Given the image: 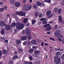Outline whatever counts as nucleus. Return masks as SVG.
<instances>
[{
    "instance_id": "obj_1",
    "label": "nucleus",
    "mask_w": 64,
    "mask_h": 64,
    "mask_svg": "<svg viewBox=\"0 0 64 64\" xmlns=\"http://www.w3.org/2000/svg\"><path fill=\"white\" fill-rule=\"evenodd\" d=\"M24 26V24L19 23V22H17V23L16 25V28L17 29L19 30H21V29L23 28V27Z\"/></svg>"
},
{
    "instance_id": "obj_2",
    "label": "nucleus",
    "mask_w": 64,
    "mask_h": 64,
    "mask_svg": "<svg viewBox=\"0 0 64 64\" xmlns=\"http://www.w3.org/2000/svg\"><path fill=\"white\" fill-rule=\"evenodd\" d=\"M26 34L27 35H28V39L30 40L32 38V37L31 36V34L30 33L31 32V30L29 29V28H26Z\"/></svg>"
},
{
    "instance_id": "obj_3",
    "label": "nucleus",
    "mask_w": 64,
    "mask_h": 64,
    "mask_svg": "<svg viewBox=\"0 0 64 64\" xmlns=\"http://www.w3.org/2000/svg\"><path fill=\"white\" fill-rule=\"evenodd\" d=\"M51 12H52L51 10H48V11H47L46 14V16H48V18H51L52 17V16H53V14H51Z\"/></svg>"
},
{
    "instance_id": "obj_4",
    "label": "nucleus",
    "mask_w": 64,
    "mask_h": 64,
    "mask_svg": "<svg viewBox=\"0 0 64 64\" xmlns=\"http://www.w3.org/2000/svg\"><path fill=\"white\" fill-rule=\"evenodd\" d=\"M32 8V6L29 5L25 6H24V9L25 11H28L30 10Z\"/></svg>"
},
{
    "instance_id": "obj_5",
    "label": "nucleus",
    "mask_w": 64,
    "mask_h": 64,
    "mask_svg": "<svg viewBox=\"0 0 64 64\" xmlns=\"http://www.w3.org/2000/svg\"><path fill=\"white\" fill-rule=\"evenodd\" d=\"M54 61H55V62H57L56 64H58V63L60 62V58H59L58 59V56H55L54 57Z\"/></svg>"
},
{
    "instance_id": "obj_6",
    "label": "nucleus",
    "mask_w": 64,
    "mask_h": 64,
    "mask_svg": "<svg viewBox=\"0 0 64 64\" xmlns=\"http://www.w3.org/2000/svg\"><path fill=\"white\" fill-rule=\"evenodd\" d=\"M16 13L17 15H19L21 16H25L26 15V13L20 11L18 12H16Z\"/></svg>"
},
{
    "instance_id": "obj_7",
    "label": "nucleus",
    "mask_w": 64,
    "mask_h": 64,
    "mask_svg": "<svg viewBox=\"0 0 64 64\" xmlns=\"http://www.w3.org/2000/svg\"><path fill=\"white\" fill-rule=\"evenodd\" d=\"M60 33V31L59 30H56L54 32V35L55 36H58Z\"/></svg>"
},
{
    "instance_id": "obj_8",
    "label": "nucleus",
    "mask_w": 64,
    "mask_h": 64,
    "mask_svg": "<svg viewBox=\"0 0 64 64\" xmlns=\"http://www.w3.org/2000/svg\"><path fill=\"white\" fill-rule=\"evenodd\" d=\"M5 28L6 30H9L10 29L11 26L9 25H6L5 26Z\"/></svg>"
},
{
    "instance_id": "obj_9",
    "label": "nucleus",
    "mask_w": 64,
    "mask_h": 64,
    "mask_svg": "<svg viewBox=\"0 0 64 64\" xmlns=\"http://www.w3.org/2000/svg\"><path fill=\"white\" fill-rule=\"evenodd\" d=\"M15 6L16 7H19L20 6V5L21 4L20 3L18 2H15Z\"/></svg>"
},
{
    "instance_id": "obj_10",
    "label": "nucleus",
    "mask_w": 64,
    "mask_h": 64,
    "mask_svg": "<svg viewBox=\"0 0 64 64\" xmlns=\"http://www.w3.org/2000/svg\"><path fill=\"white\" fill-rule=\"evenodd\" d=\"M58 20L60 23H62V18L60 16H59L58 17Z\"/></svg>"
},
{
    "instance_id": "obj_11",
    "label": "nucleus",
    "mask_w": 64,
    "mask_h": 64,
    "mask_svg": "<svg viewBox=\"0 0 64 64\" xmlns=\"http://www.w3.org/2000/svg\"><path fill=\"white\" fill-rule=\"evenodd\" d=\"M36 4L38 6H40L42 5V3L39 1L37 2Z\"/></svg>"
},
{
    "instance_id": "obj_12",
    "label": "nucleus",
    "mask_w": 64,
    "mask_h": 64,
    "mask_svg": "<svg viewBox=\"0 0 64 64\" xmlns=\"http://www.w3.org/2000/svg\"><path fill=\"white\" fill-rule=\"evenodd\" d=\"M42 23L44 24H46L47 22L46 21V18H43V20L42 21Z\"/></svg>"
},
{
    "instance_id": "obj_13",
    "label": "nucleus",
    "mask_w": 64,
    "mask_h": 64,
    "mask_svg": "<svg viewBox=\"0 0 64 64\" xmlns=\"http://www.w3.org/2000/svg\"><path fill=\"white\" fill-rule=\"evenodd\" d=\"M52 29V26H50L46 28V31H50Z\"/></svg>"
},
{
    "instance_id": "obj_14",
    "label": "nucleus",
    "mask_w": 64,
    "mask_h": 64,
    "mask_svg": "<svg viewBox=\"0 0 64 64\" xmlns=\"http://www.w3.org/2000/svg\"><path fill=\"white\" fill-rule=\"evenodd\" d=\"M27 39V36H24L22 37L21 38V40H26Z\"/></svg>"
},
{
    "instance_id": "obj_15",
    "label": "nucleus",
    "mask_w": 64,
    "mask_h": 64,
    "mask_svg": "<svg viewBox=\"0 0 64 64\" xmlns=\"http://www.w3.org/2000/svg\"><path fill=\"white\" fill-rule=\"evenodd\" d=\"M31 44L33 45H36V42L35 40H32L31 41Z\"/></svg>"
},
{
    "instance_id": "obj_16",
    "label": "nucleus",
    "mask_w": 64,
    "mask_h": 64,
    "mask_svg": "<svg viewBox=\"0 0 64 64\" xmlns=\"http://www.w3.org/2000/svg\"><path fill=\"white\" fill-rule=\"evenodd\" d=\"M16 25V23L15 22H13L12 24L11 27H15Z\"/></svg>"
},
{
    "instance_id": "obj_17",
    "label": "nucleus",
    "mask_w": 64,
    "mask_h": 64,
    "mask_svg": "<svg viewBox=\"0 0 64 64\" xmlns=\"http://www.w3.org/2000/svg\"><path fill=\"white\" fill-rule=\"evenodd\" d=\"M40 53V52L37 50H36L34 52V53L35 54H39Z\"/></svg>"
},
{
    "instance_id": "obj_18",
    "label": "nucleus",
    "mask_w": 64,
    "mask_h": 64,
    "mask_svg": "<svg viewBox=\"0 0 64 64\" xmlns=\"http://www.w3.org/2000/svg\"><path fill=\"white\" fill-rule=\"evenodd\" d=\"M27 21H28V18H25L23 22L24 23H27Z\"/></svg>"
},
{
    "instance_id": "obj_19",
    "label": "nucleus",
    "mask_w": 64,
    "mask_h": 64,
    "mask_svg": "<svg viewBox=\"0 0 64 64\" xmlns=\"http://www.w3.org/2000/svg\"><path fill=\"white\" fill-rule=\"evenodd\" d=\"M50 24H47L44 26V28H46L47 27H50Z\"/></svg>"
},
{
    "instance_id": "obj_20",
    "label": "nucleus",
    "mask_w": 64,
    "mask_h": 64,
    "mask_svg": "<svg viewBox=\"0 0 64 64\" xmlns=\"http://www.w3.org/2000/svg\"><path fill=\"white\" fill-rule=\"evenodd\" d=\"M18 58V56L16 55L14 56L12 58L13 60H15V59H17Z\"/></svg>"
},
{
    "instance_id": "obj_21",
    "label": "nucleus",
    "mask_w": 64,
    "mask_h": 64,
    "mask_svg": "<svg viewBox=\"0 0 64 64\" xmlns=\"http://www.w3.org/2000/svg\"><path fill=\"white\" fill-rule=\"evenodd\" d=\"M1 24L2 25V27H4V26L5 23H4V22L3 21H1Z\"/></svg>"
},
{
    "instance_id": "obj_22",
    "label": "nucleus",
    "mask_w": 64,
    "mask_h": 64,
    "mask_svg": "<svg viewBox=\"0 0 64 64\" xmlns=\"http://www.w3.org/2000/svg\"><path fill=\"white\" fill-rule=\"evenodd\" d=\"M2 53L4 55H5V54H7V50H3Z\"/></svg>"
},
{
    "instance_id": "obj_23",
    "label": "nucleus",
    "mask_w": 64,
    "mask_h": 64,
    "mask_svg": "<svg viewBox=\"0 0 64 64\" xmlns=\"http://www.w3.org/2000/svg\"><path fill=\"white\" fill-rule=\"evenodd\" d=\"M4 31H5L4 28L2 29V31H1V34L2 35H3L4 34Z\"/></svg>"
},
{
    "instance_id": "obj_24",
    "label": "nucleus",
    "mask_w": 64,
    "mask_h": 64,
    "mask_svg": "<svg viewBox=\"0 0 64 64\" xmlns=\"http://www.w3.org/2000/svg\"><path fill=\"white\" fill-rule=\"evenodd\" d=\"M36 22V21L35 20H32V24L33 25H34Z\"/></svg>"
},
{
    "instance_id": "obj_25",
    "label": "nucleus",
    "mask_w": 64,
    "mask_h": 64,
    "mask_svg": "<svg viewBox=\"0 0 64 64\" xmlns=\"http://www.w3.org/2000/svg\"><path fill=\"white\" fill-rule=\"evenodd\" d=\"M21 42L20 40H17L16 41V43L18 45L20 44V43H21Z\"/></svg>"
},
{
    "instance_id": "obj_26",
    "label": "nucleus",
    "mask_w": 64,
    "mask_h": 64,
    "mask_svg": "<svg viewBox=\"0 0 64 64\" xmlns=\"http://www.w3.org/2000/svg\"><path fill=\"white\" fill-rule=\"evenodd\" d=\"M44 1L46 2H47L48 3H50L51 0H44Z\"/></svg>"
},
{
    "instance_id": "obj_27",
    "label": "nucleus",
    "mask_w": 64,
    "mask_h": 64,
    "mask_svg": "<svg viewBox=\"0 0 64 64\" xmlns=\"http://www.w3.org/2000/svg\"><path fill=\"white\" fill-rule=\"evenodd\" d=\"M58 8H55L54 10V12L55 13H57V11L58 10Z\"/></svg>"
},
{
    "instance_id": "obj_28",
    "label": "nucleus",
    "mask_w": 64,
    "mask_h": 64,
    "mask_svg": "<svg viewBox=\"0 0 64 64\" xmlns=\"http://www.w3.org/2000/svg\"><path fill=\"white\" fill-rule=\"evenodd\" d=\"M15 2V1L14 0H12L10 1V3L11 4H14Z\"/></svg>"
},
{
    "instance_id": "obj_29",
    "label": "nucleus",
    "mask_w": 64,
    "mask_h": 64,
    "mask_svg": "<svg viewBox=\"0 0 64 64\" xmlns=\"http://www.w3.org/2000/svg\"><path fill=\"white\" fill-rule=\"evenodd\" d=\"M61 12V8H59L58 10V14H60Z\"/></svg>"
},
{
    "instance_id": "obj_30",
    "label": "nucleus",
    "mask_w": 64,
    "mask_h": 64,
    "mask_svg": "<svg viewBox=\"0 0 64 64\" xmlns=\"http://www.w3.org/2000/svg\"><path fill=\"white\" fill-rule=\"evenodd\" d=\"M56 55L57 56H59L60 55V52H57L56 53Z\"/></svg>"
},
{
    "instance_id": "obj_31",
    "label": "nucleus",
    "mask_w": 64,
    "mask_h": 64,
    "mask_svg": "<svg viewBox=\"0 0 64 64\" xmlns=\"http://www.w3.org/2000/svg\"><path fill=\"white\" fill-rule=\"evenodd\" d=\"M33 51H34V50H33V49H30L29 50V52H30V53H32V52H33Z\"/></svg>"
},
{
    "instance_id": "obj_32",
    "label": "nucleus",
    "mask_w": 64,
    "mask_h": 64,
    "mask_svg": "<svg viewBox=\"0 0 64 64\" xmlns=\"http://www.w3.org/2000/svg\"><path fill=\"white\" fill-rule=\"evenodd\" d=\"M34 15H35L36 17H37L38 15H39V14L38 12H36L34 13Z\"/></svg>"
},
{
    "instance_id": "obj_33",
    "label": "nucleus",
    "mask_w": 64,
    "mask_h": 64,
    "mask_svg": "<svg viewBox=\"0 0 64 64\" xmlns=\"http://www.w3.org/2000/svg\"><path fill=\"white\" fill-rule=\"evenodd\" d=\"M33 7L34 8V9H36V8H37V5H34L33 6Z\"/></svg>"
},
{
    "instance_id": "obj_34",
    "label": "nucleus",
    "mask_w": 64,
    "mask_h": 64,
    "mask_svg": "<svg viewBox=\"0 0 64 64\" xmlns=\"http://www.w3.org/2000/svg\"><path fill=\"white\" fill-rule=\"evenodd\" d=\"M22 50L21 49H19V50H18V51L19 52V53H21V52H22Z\"/></svg>"
},
{
    "instance_id": "obj_35",
    "label": "nucleus",
    "mask_w": 64,
    "mask_h": 64,
    "mask_svg": "<svg viewBox=\"0 0 64 64\" xmlns=\"http://www.w3.org/2000/svg\"><path fill=\"white\" fill-rule=\"evenodd\" d=\"M24 64H30L29 62L28 61L25 62L24 63Z\"/></svg>"
},
{
    "instance_id": "obj_36",
    "label": "nucleus",
    "mask_w": 64,
    "mask_h": 64,
    "mask_svg": "<svg viewBox=\"0 0 64 64\" xmlns=\"http://www.w3.org/2000/svg\"><path fill=\"white\" fill-rule=\"evenodd\" d=\"M61 58L63 60H64V54L62 56Z\"/></svg>"
},
{
    "instance_id": "obj_37",
    "label": "nucleus",
    "mask_w": 64,
    "mask_h": 64,
    "mask_svg": "<svg viewBox=\"0 0 64 64\" xmlns=\"http://www.w3.org/2000/svg\"><path fill=\"white\" fill-rule=\"evenodd\" d=\"M43 16H42V14H40L39 15V18H41Z\"/></svg>"
},
{
    "instance_id": "obj_38",
    "label": "nucleus",
    "mask_w": 64,
    "mask_h": 64,
    "mask_svg": "<svg viewBox=\"0 0 64 64\" xmlns=\"http://www.w3.org/2000/svg\"><path fill=\"white\" fill-rule=\"evenodd\" d=\"M37 47L36 46H33L32 47V48L33 49H37Z\"/></svg>"
},
{
    "instance_id": "obj_39",
    "label": "nucleus",
    "mask_w": 64,
    "mask_h": 64,
    "mask_svg": "<svg viewBox=\"0 0 64 64\" xmlns=\"http://www.w3.org/2000/svg\"><path fill=\"white\" fill-rule=\"evenodd\" d=\"M4 8H1L0 9V12H2V11H3V10H4Z\"/></svg>"
},
{
    "instance_id": "obj_40",
    "label": "nucleus",
    "mask_w": 64,
    "mask_h": 64,
    "mask_svg": "<svg viewBox=\"0 0 64 64\" xmlns=\"http://www.w3.org/2000/svg\"><path fill=\"white\" fill-rule=\"evenodd\" d=\"M9 64H13V62L12 61H10L9 62Z\"/></svg>"
},
{
    "instance_id": "obj_41",
    "label": "nucleus",
    "mask_w": 64,
    "mask_h": 64,
    "mask_svg": "<svg viewBox=\"0 0 64 64\" xmlns=\"http://www.w3.org/2000/svg\"><path fill=\"white\" fill-rule=\"evenodd\" d=\"M26 42H24L23 43V44L24 45H26V44H27Z\"/></svg>"
},
{
    "instance_id": "obj_42",
    "label": "nucleus",
    "mask_w": 64,
    "mask_h": 64,
    "mask_svg": "<svg viewBox=\"0 0 64 64\" xmlns=\"http://www.w3.org/2000/svg\"><path fill=\"white\" fill-rule=\"evenodd\" d=\"M2 52L1 50H0V57H1L2 56Z\"/></svg>"
},
{
    "instance_id": "obj_43",
    "label": "nucleus",
    "mask_w": 64,
    "mask_h": 64,
    "mask_svg": "<svg viewBox=\"0 0 64 64\" xmlns=\"http://www.w3.org/2000/svg\"><path fill=\"white\" fill-rule=\"evenodd\" d=\"M0 39H2V40H5V38H4V37L2 38V37H0Z\"/></svg>"
},
{
    "instance_id": "obj_44",
    "label": "nucleus",
    "mask_w": 64,
    "mask_h": 64,
    "mask_svg": "<svg viewBox=\"0 0 64 64\" xmlns=\"http://www.w3.org/2000/svg\"><path fill=\"white\" fill-rule=\"evenodd\" d=\"M50 39L51 40H55L52 38H50Z\"/></svg>"
},
{
    "instance_id": "obj_45",
    "label": "nucleus",
    "mask_w": 64,
    "mask_h": 64,
    "mask_svg": "<svg viewBox=\"0 0 64 64\" xmlns=\"http://www.w3.org/2000/svg\"><path fill=\"white\" fill-rule=\"evenodd\" d=\"M32 59H33V58H32V57L30 56V60H32Z\"/></svg>"
},
{
    "instance_id": "obj_46",
    "label": "nucleus",
    "mask_w": 64,
    "mask_h": 64,
    "mask_svg": "<svg viewBox=\"0 0 64 64\" xmlns=\"http://www.w3.org/2000/svg\"><path fill=\"white\" fill-rule=\"evenodd\" d=\"M41 45L42 46H44V42H42Z\"/></svg>"
},
{
    "instance_id": "obj_47",
    "label": "nucleus",
    "mask_w": 64,
    "mask_h": 64,
    "mask_svg": "<svg viewBox=\"0 0 64 64\" xmlns=\"http://www.w3.org/2000/svg\"><path fill=\"white\" fill-rule=\"evenodd\" d=\"M14 54H17V52L16 51H15L14 52Z\"/></svg>"
},
{
    "instance_id": "obj_48",
    "label": "nucleus",
    "mask_w": 64,
    "mask_h": 64,
    "mask_svg": "<svg viewBox=\"0 0 64 64\" xmlns=\"http://www.w3.org/2000/svg\"><path fill=\"white\" fill-rule=\"evenodd\" d=\"M63 50H64V49L61 48V49H60V51H63Z\"/></svg>"
},
{
    "instance_id": "obj_49",
    "label": "nucleus",
    "mask_w": 64,
    "mask_h": 64,
    "mask_svg": "<svg viewBox=\"0 0 64 64\" xmlns=\"http://www.w3.org/2000/svg\"><path fill=\"white\" fill-rule=\"evenodd\" d=\"M54 27H55V28H57V27H58V25H57V24H56L54 26Z\"/></svg>"
},
{
    "instance_id": "obj_50",
    "label": "nucleus",
    "mask_w": 64,
    "mask_h": 64,
    "mask_svg": "<svg viewBox=\"0 0 64 64\" xmlns=\"http://www.w3.org/2000/svg\"><path fill=\"white\" fill-rule=\"evenodd\" d=\"M57 50H58L59 51H60V49L59 48H57V49H56Z\"/></svg>"
},
{
    "instance_id": "obj_51",
    "label": "nucleus",
    "mask_w": 64,
    "mask_h": 64,
    "mask_svg": "<svg viewBox=\"0 0 64 64\" xmlns=\"http://www.w3.org/2000/svg\"><path fill=\"white\" fill-rule=\"evenodd\" d=\"M46 33L48 34H50V32H47Z\"/></svg>"
},
{
    "instance_id": "obj_52",
    "label": "nucleus",
    "mask_w": 64,
    "mask_h": 64,
    "mask_svg": "<svg viewBox=\"0 0 64 64\" xmlns=\"http://www.w3.org/2000/svg\"><path fill=\"white\" fill-rule=\"evenodd\" d=\"M4 41L6 42V43H8V40H4Z\"/></svg>"
},
{
    "instance_id": "obj_53",
    "label": "nucleus",
    "mask_w": 64,
    "mask_h": 64,
    "mask_svg": "<svg viewBox=\"0 0 64 64\" xmlns=\"http://www.w3.org/2000/svg\"><path fill=\"white\" fill-rule=\"evenodd\" d=\"M40 20H41V21H42V20H43V18H41Z\"/></svg>"
},
{
    "instance_id": "obj_54",
    "label": "nucleus",
    "mask_w": 64,
    "mask_h": 64,
    "mask_svg": "<svg viewBox=\"0 0 64 64\" xmlns=\"http://www.w3.org/2000/svg\"><path fill=\"white\" fill-rule=\"evenodd\" d=\"M61 5H62V6H63V5H64V3H63V2H62V3Z\"/></svg>"
},
{
    "instance_id": "obj_55",
    "label": "nucleus",
    "mask_w": 64,
    "mask_h": 64,
    "mask_svg": "<svg viewBox=\"0 0 64 64\" xmlns=\"http://www.w3.org/2000/svg\"><path fill=\"white\" fill-rule=\"evenodd\" d=\"M29 64H32V62H29Z\"/></svg>"
},
{
    "instance_id": "obj_56",
    "label": "nucleus",
    "mask_w": 64,
    "mask_h": 64,
    "mask_svg": "<svg viewBox=\"0 0 64 64\" xmlns=\"http://www.w3.org/2000/svg\"><path fill=\"white\" fill-rule=\"evenodd\" d=\"M10 14H8L6 16L7 17H9V16H10Z\"/></svg>"
},
{
    "instance_id": "obj_57",
    "label": "nucleus",
    "mask_w": 64,
    "mask_h": 64,
    "mask_svg": "<svg viewBox=\"0 0 64 64\" xmlns=\"http://www.w3.org/2000/svg\"><path fill=\"white\" fill-rule=\"evenodd\" d=\"M60 37L61 38H63V36H62V35H60Z\"/></svg>"
},
{
    "instance_id": "obj_58",
    "label": "nucleus",
    "mask_w": 64,
    "mask_h": 64,
    "mask_svg": "<svg viewBox=\"0 0 64 64\" xmlns=\"http://www.w3.org/2000/svg\"><path fill=\"white\" fill-rule=\"evenodd\" d=\"M0 4H1V5H2L3 4V3H2V2H0Z\"/></svg>"
},
{
    "instance_id": "obj_59",
    "label": "nucleus",
    "mask_w": 64,
    "mask_h": 64,
    "mask_svg": "<svg viewBox=\"0 0 64 64\" xmlns=\"http://www.w3.org/2000/svg\"><path fill=\"white\" fill-rule=\"evenodd\" d=\"M45 44L46 46H48V44L47 43H45Z\"/></svg>"
},
{
    "instance_id": "obj_60",
    "label": "nucleus",
    "mask_w": 64,
    "mask_h": 64,
    "mask_svg": "<svg viewBox=\"0 0 64 64\" xmlns=\"http://www.w3.org/2000/svg\"><path fill=\"white\" fill-rule=\"evenodd\" d=\"M27 26H30V24H27Z\"/></svg>"
},
{
    "instance_id": "obj_61",
    "label": "nucleus",
    "mask_w": 64,
    "mask_h": 64,
    "mask_svg": "<svg viewBox=\"0 0 64 64\" xmlns=\"http://www.w3.org/2000/svg\"><path fill=\"white\" fill-rule=\"evenodd\" d=\"M38 24H39V25H41V22H39L38 23Z\"/></svg>"
},
{
    "instance_id": "obj_62",
    "label": "nucleus",
    "mask_w": 64,
    "mask_h": 64,
    "mask_svg": "<svg viewBox=\"0 0 64 64\" xmlns=\"http://www.w3.org/2000/svg\"><path fill=\"white\" fill-rule=\"evenodd\" d=\"M38 42H41V41L40 40H38Z\"/></svg>"
},
{
    "instance_id": "obj_63",
    "label": "nucleus",
    "mask_w": 64,
    "mask_h": 64,
    "mask_svg": "<svg viewBox=\"0 0 64 64\" xmlns=\"http://www.w3.org/2000/svg\"><path fill=\"white\" fill-rule=\"evenodd\" d=\"M30 2H32V0H30Z\"/></svg>"
},
{
    "instance_id": "obj_64",
    "label": "nucleus",
    "mask_w": 64,
    "mask_h": 64,
    "mask_svg": "<svg viewBox=\"0 0 64 64\" xmlns=\"http://www.w3.org/2000/svg\"><path fill=\"white\" fill-rule=\"evenodd\" d=\"M11 20H10V21H9L11 23Z\"/></svg>"
}]
</instances>
